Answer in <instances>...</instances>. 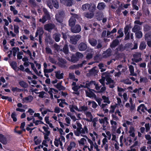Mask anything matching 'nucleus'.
Returning <instances> with one entry per match:
<instances>
[{
    "label": "nucleus",
    "mask_w": 151,
    "mask_h": 151,
    "mask_svg": "<svg viewBox=\"0 0 151 151\" xmlns=\"http://www.w3.org/2000/svg\"><path fill=\"white\" fill-rule=\"evenodd\" d=\"M17 115L15 112H14L12 113L11 115V118L12 119L13 121L14 122H16L17 121V119L16 118Z\"/></svg>",
    "instance_id": "obj_31"
},
{
    "label": "nucleus",
    "mask_w": 151,
    "mask_h": 151,
    "mask_svg": "<svg viewBox=\"0 0 151 151\" xmlns=\"http://www.w3.org/2000/svg\"><path fill=\"white\" fill-rule=\"evenodd\" d=\"M19 84L22 87L24 88H27L28 86V84L26 83L23 81H20L19 82Z\"/></svg>",
    "instance_id": "obj_29"
},
{
    "label": "nucleus",
    "mask_w": 151,
    "mask_h": 151,
    "mask_svg": "<svg viewBox=\"0 0 151 151\" xmlns=\"http://www.w3.org/2000/svg\"><path fill=\"white\" fill-rule=\"evenodd\" d=\"M135 131L134 128L132 126L130 127L129 133L130 134L129 136L134 137H135L134 132Z\"/></svg>",
    "instance_id": "obj_16"
},
{
    "label": "nucleus",
    "mask_w": 151,
    "mask_h": 151,
    "mask_svg": "<svg viewBox=\"0 0 151 151\" xmlns=\"http://www.w3.org/2000/svg\"><path fill=\"white\" fill-rule=\"evenodd\" d=\"M140 83L143 82L146 83L148 82V79L146 77L141 78L140 79Z\"/></svg>",
    "instance_id": "obj_60"
},
{
    "label": "nucleus",
    "mask_w": 151,
    "mask_h": 151,
    "mask_svg": "<svg viewBox=\"0 0 151 151\" xmlns=\"http://www.w3.org/2000/svg\"><path fill=\"white\" fill-rule=\"evenodd\" d=\"M81 134H84L86 132V133L88 132V129L86 126H85L84 127L81 129Z\"/></svg>",
    "instance_id": "obj_46"
},
{
    "label": "nucleus",
    "mask_w": 151,
    "mask_h": 151,
    "mask_svg": "<svg viewBox=\"0 0 151 151\" xmlns=\"http://www.w3.org/2000/svg\"><path fill=\"white\" fill-rule=\"evenodd\" d=\"M86 116L88 118H90V119L88 118L85 119V120L88 122H91L92 121L93 117L91 114V113L89 111H87L85 113Z\"/></svg>",
    "instance_id": "obj_13"
},
{
    "label": "nucleus",
    "mask_w": 151,
    "mask_h": 151,
    "mask_svg": "<svg viewBox=\"0 0 151 151\" xmlns=\"http://www.w3.org/2000/svg\"><path fill=\"white\" fill-rule=\"evenodd\" d=\"M33 97L31 96L30 95L27 97H25L23 99V101L24 102H31L33 100Z\"/></svg>",
    "instance_id": "obj_15"
},
{
    "label": "nucleus",
    "mask_w": 151,
    "mask_h": 151,
    "mask_svg": "<svg viewBox=\"0 0 151 151\" xmlns=\"http://www.w3.org/2000/svg\"><path fill=\"white\" fill-rule=\"evenodd\" d=\"M0 142L3 144L7 143L6 137L2 134H0Z\"/></svg>",
    "instance_id": "obj_17"
},
{
    "label": "nucleus",
    "mask_w": 151,
    "mask_h": 151,
    "mask_svg": "<svg viewBox=\"0 0 151 151\" xmlns=\"http://www.w3.org/2000/svg\"><path fill=\"white\" fill-rule=\"evenodd\" d=\"M145 39L147 41L151 40V33H147L145 35Z\"/></svg>",
    "instance_id": "obj_43"
},
{
    "label": "nucleus",
    "mask_w": 151,
    "mask_h": 151,
    "mask_svg": "<svg viewBox=\"0 0 151 151\" xmlns=\"http://www.w3.org/2000/svg\"><path fill=\"white\" fill-rule=\"evenodd\" d=\"M71 30L73 33H79L81 31V28L79 25L77 24L74 27H71Z\"/></svg>",
    "instance_id": "obj_7"
},
{
    "label": "nucleus",
    "mask_w": 151,
    "mask_h": 151,
    "mask_svg": "<svg viewBox=\"0 0 151 151\" xmlns=\"http://www.w3.org/2000/svg\"><path fill=\"white\" fill-rule=\"evenodd\" d=\"M53 47L55 49V50H57L58 52L62 50L60 49V46L58 45L57 43H55L54 44Z\"/></svg>",
    "instance_id": "obj_32"
},
{
    "label": "nucleus",
    "mask_w": 151,
    "mask_h": 151,
    "mask_svg": "<svg viewBox=\"0 0 151 151\" xmlns=\"http://www.w3.org/2000/svg\"><path fill=\"white\" fill-rule=\"evenodd\" d=\"M141 53L140 52H137L135 53L133 55V58L132 59V60L133 62L136 63H138L142 60L141 58Z\"/></svg>",
    "instance_id": "obj_3"
},
{
    "label": "nucleus",
    "mask_w": 151,
    "mask_h": 151,
    "mask_svg": "<svg viewBox=\"0 0 151 151\" xmlns=\"http://www.w3.org/2000/svg\"><path fill=\"white\" fill-rule=\"evenodd\" d=\"M35 93L37 94H39L38 97L42 98H43L44 97V95L45 93V92L44 91H42L39 92H35Z\"/></svg>",
    "instance_id": "obj_39"
},
{
    "label": "nucleus",
    "mask_w": 151,
    "mask_h": 151,
    "mask_svg": "<svg viewBox=\"0 0 151 151\" xmlns=\"http://www.w3.org/2000/svg\"><path fill=\"white\" fill-rule=\"evenodd\" d=\"M96 9V6L94 5H92V4H90V7H89L88 10L91 12H94Z\"/></svg>",
    "instance_id": "obj_35"
},
{
    "label": "nucleus",
    "mask_w": 151,
    "mask_h": 151,
    "mask_svg": "<svg viewBox=\"0 0 151 151\" xmlns=\"http://www.w3.org/2000/svg\"><path fill=\"white\" fill-rule=\"evenodd\" d=\"M88 41L90 44L93 46H96L97 43V40L94 38L89 39Z\"/></svg>",
    "instance_id": "obj_18"
},
{
    "label": "nucleus",
    "mask_w": 151,
    "mask_h": 151,
    "mask_svg": "<svg viewBox=\"0 0 151 151\" xmlns=\"http://www.w3.org/2000/svg\"><path fill=\"white\" fill-rule=\"evenodd\" d=\"M44 33V31L42 27H40L38 28L36 32L35 37H37L38 35L39 36H42Z\"/></svg>",
    "instance_id": "obj_12"
},
{
    "label": "nucleus",
    "mask_w": 151,
    "mask_h": 151,
    "mask_svg": "<svg viewBox=\"0 0 151 151\" xmlns=\"http://www.w3.org/2000/svg\"><path fill=\"white\" fill-rule=\"evenodd\" d=\"M37 136H35L34 137V139L35 142V144L36 145H37L40 144L41 142V140L39 139H37Z\"/></svg>",
    "instance_id": "obj_40"
},
{
    "label": "nucleus",
    "mask_w": 151,
    "mask_h": 151,
    "mask_svg": "<svg viewBox=\"0 0 151 151\" xmlns=\"http://www.w3.org/2000/svg\"><path fill=\"white\" fill-rule=\"evenodd\" d=\"M64 13L63 11H60L55 15V18L57 21L60 23L63 22V18L64 17Z\"/></svg>",
    "instance_id": "obj_2"
},
{
    "label": "nucleus",
    "mask_w": 151,
    "mask_h": 151,
    "mask_svg": "<svg viewBox=\"0 0 151 151\" xmlns=\"http://www.w3.org/2000/svg\"><path fill=\"white\" fill-rule=\"evenodd\" d=\"M68 45L66 44L65 45L63 49V52L65 54H68Z\"/></svg>",
    "instance_id": "obj_36"
},
{
    "label": "nucleus",
    "mask_w": 151,
    "mask_h": 151,
    "mask_svg": "<svg viewBox=\"0 0 151 151\" xmlns=\"http://www.w3.org/2000/svg\"><path fill=\"white\" fill-rule=\"evenodd\" d=\"M78 48L79 50L83 51L86 49L87 46L86 44L83 42H81L79 45Z\"/></svg>",
    "instance_id": "obj_11"
},
{
    "label": "nucleus",
    "mask_w": 151,
    "mask_h": 151,
    "mask_svg": "<svg viewBox=\"0 0 151 151\" xmlns=\"http://www.w3.org/2000/svg\"><path fill=\"white\" fill-rule=\"evenodd\" d=\"M74 2L73 0H66L65 5L67 6H70L72 5Z\"/></svg>",
    "instance_id": "obj_45"
},
{
    "label": "nucleus",
    "mask_w": 151,
    "mask_h": 151,
    "mask_svg": "<svg viewBox=\"0 0 151 151\" xmlns=\"http://www.w3.org/2000/svg\"><path fill=\"white\" fill-rule=\"evenodd\" d=\"M45 41L48 43H49L50 45L53 44L54 40L52 39L50 36H48L46 37Z\"/></svg>",
    "instance_id": "obj_22"
},
{
    "label": "nucleus",
    "mask_w": 151,
    "mask_h": 151,
    "mask_svg": "<svg viewBox=\"0 0 151 151\" xmlns=\"http://www.w3.org/2000/svg\"><path fill=\"white\" fill-rule=\"evenodd\" d=\"M78 16L76 14H74L73 17H71L69 20V25L72 27L74 26L76 21L75 18H77Z\"/></svg>",
    "instance_id": "obj_8"
},
{
    "label": "nucleus",
    "mask_w": 151,
    "mask_h": 151,
    "mask_svg": "<svg viewBox=\"0 0 151 151\" xmlns=\"http://www.w3.org/2000/svg\"><path fill=\"white\" fill-rule=\"evenodd\" d=\"M52 1L54 6L55 8L57 9L59 8V3L57 0H52Z\"/></svg>",
    "instance_id": "obj_27"
},
{
    "label": "nucleus",
    "mask_w": 151,
    "mask_h": 151,
    "mask_svg": "<svg viewBox=\"0 0 151 151\" xmlns=\"http://www.w3.org/2000/svg\"><path fill=\"white\" fill-rule=\"evenodd\" d=\"M108 118L106 117H105L104 119H99V122L100 124L103 123V129L104 130H105L106 129V126L108 124H109V122L107 121Z\"/></svg>",
    "instance_id": "obj_6"
},
{
    "label": "nucleus",
    "mask_w": 151,
    "mask_h": 151,
    "mask_svg": "<svg viewBox=\"0 0 151 151\" xmlns=\"http://www.w3.org/2000/svg\"><path fill=\"white\" fill-rule=\"evenodd\" d=\"M94 15L93 12H86L84 14V16L86 17L89 18H92Z\"/></svg>",
    "instance_id": "obj_24"
},
{
    "label": "nucleus",
    "mask_w": 151,
    "mask_h": 151,
    "mask_svg": "<svg viewBox=\"0 0 151 151\" xmlns=\"http://www.w3.org/2000/svg\"><path fill=\"white\" fill-rule=\"evenodd\" d=\"M13 51V55L14 56L16 55V52L19 50V49L18 47H13L12 48Z\"/></svg>",
    "instance_id": "obj_53"
},
{
    "label": "nucleus",
    "mask_w": 151,
    "mask_h": 151,
    "mask_svg": "<svg viewBox=\"0 0 151 151\" xmlns=\"http://www.w3.org/2000/svg\"><path fill=\"white\" fill-rule=\"evenodd\" d=\"M96 67H94L91 69L89 71L90 75L95 76L97 75V73L99 72V70L96 69Z\"/></svg>",
    "instance_id": "obj_14"
},
{
    "label": "nucleus",
    "mask_w": 151,
    "mask_h": 151,
    "mask_svg": "<svg viewBox=\"0 0 151 151\" xmlns=\"http://www.w3.org/2000/svg\"><path fill=\"white\" fill-rule=\"evenodd\" d=\"M44 29L49 32H50L53 29H56L55 24L52 23H49L45 24L44 26Z\"/></svg>",
    "instance_id": "obj_4"
},
{
    "label": "nucleus",
    "mask_w": 151,
    "mask_h": 151,
    "mask_svg": "<svg viewBox=\"0 0 151 151\" xmlns=\"http://www.w3.org/2000/svg\"><path fill=\"white\" fill-rule=\"evenodd\" d=\"M141 28L138 25H135L132 29V31L133 32H136L140 31Z\"/></svg>",
    "instance_id": "obj_21"
},
{
    "label": "nucleus",
    "mask_w": 151,
    "mask_h": 151,
    "mask_svg": "<svg viewBox=\"0 0 151 151\" xmlns=\"http://www.w3.org/2000/svg\"><path fill=\"white\" fill-rule=\"evenodd\" d=\"M81 38V36L78 35H73L70 37V41L71 43L74 44H76L77 41Z\"/></svg>",
    "instance_id": "obj_5"
},
{
    "label": "nucleus",
    "mask_w": 151,
    "mask_h": 151,
    "mask_svg": "<svg viewBox=\"0 0 151 151\" xmlns=\"http://www.w3.org/2000/svg\"><path fill=\"white\" fill-rule=\"evenodd\" d=\"M11 66L14 69H16L17 68V63L15 62H12L11 63Z\"/></svg>",
    "instance_id": "obj_63"
},
{
    "label": "nucleus",
    "mask_w": 151,
    "mask_h": 151,
    "mask_svg": "<svg viewBox=\"0 0 151 151\" xmlns=\"http://www.w3.org/2000/svg\"><path fill=\"white\" fill-rule=\"evenodd\" d=\"M116 105L117 104H116L115 105L111 106V109L110 110L109 112L110 113H113L114 112L115 109L116 107Z\"/></svg>",
    "instance_id": "obj_56"
},
{
    "label": "nucleus",
    "mask_w": 151,
    "mask_h": 151,
    "mask_svg": "<svg viewBox=\"0 0 151 151\" xmlns=\"http://www.w3.org/2000/svg\"><path fill=\"white\" fill-rule=\"evenodd\" d=\"M29 2L31 6L35 7L36 5V4L35 0H29Z\"/></svg>",
    "instance_id": "obj_49"
},
{
    "label": "nucleus",
    "mask_w": 151,
    "mask_h": 151,
    "mask_svg": "<svg viewBox=\"0 0 151 151\" xmlns=\"http://www.w3.org/2000/svg\"><path fill=\"white\" fill-rule=\"evenodd\" d=\"M19 27L17 25H14V32L16 34H18L19 32Z\"/></svg>",
    "instance_id": "obj_57"
},
{
    "label": "nucleus",
    "mask_w": 151,
    "mask_h": 151,
    "mask_svg": "<svg viewBox=\"0 0 151 151\" xmlns=\"http://www.w3.org/2000/svg\"><path fill=\"white\" fill-rule=\"evenodd\" d=\"M47 6L50 9H52L53 8L52 3L50 0H47L46 2Z\"/></svg>",
    "instance_id": "obj_51"
},
{
    "label": "nucleus",
    "mask_w": 151,
    "mask_h": 151,
    "mask_svg": "<svg viewBox=\"0 0 151 151\" xmlns=\"http://www.w3.org/2000/svg\"><path fill=\"white\" fill-rule=\"evenodd\" d=\"M121 82L130 85L132 84L131 81L129 79H124L121 81Z\"/></svg>",
    "instance_id": "obj_44"
},
{
    "label": "nucleus",
    "mask_w": 151,
    "mask_h": 151,
    "mask_svg": "<svg viewBox=\"0 0 151 151\" xmlns=\"http://www.w3.org/2000/svg\"><path fill=\"white\" fill-rule=\"evenodd\" d=\"M60 66L63 68H65L66 67L65 64L66 63V62L65 60L61 59L60 60Z\"/></svg>",
    "instance_id": "obj_28"
},
{
    "label": "nucleus",
    "mask_w": 151,
    "mask_h": 151,
    "mask_svg": "<svg viewBox=\"0 0 151 151\" xmlns=\"http://www.w3.org/2000/svg\"><path fill=\"white\" fill-rule=\"evenodd\" d=\"M76 55L79 58H82L83 57V54L79 52H77L76 54Z\"/></svg>",
    "instance_id": "obj_62"
},
{
    "label": "nucleus",
    "mask_w": 151,
    "mask_h": 151,
    "mask_svg": "<svg viewBox=\"0 0 151 151\" xmlns=\"http://www.w3.org/2000/svg\"><path fill=\"white\" fill-rule=\"evenodd\" d=\"M88 110V108L86 106H81L80 108V111H85Z\"/></svg>",
    "instance_id": "obj_50"
},
{
    "label": "nucleus",
    "mask_w": 151,
    "mask_h": 151,
    "mask_svg": "<svg viewBox=\"0 0 151 151\" xmlns=\"http://www.w3.org/2000/svg\"><path fill=\"white\" fill-rule=\"evenodd\" d=\"M60 34L58 32L55 33L52 35V38L57 42H58L60 40Z\"/></svg>",
    "instance_id": "obj_10"
},
{
    "label": "nucleus",
    "mask_w": 151,
    "mask_h": 151,
    "mask_svg": "<svg viewBox=\"0 0 151 151\" xmlns=\"http://www.w3.org/2000/svg\"><path fill=\"white\" fill-rule=\"evenodd\" d=\"M112 50L111 49L109 48L104 51L102 54L103 58H106L111 55Z\"/></svg>",
    "instance_id": "obj_9"
},
{
    "label": "nucleus",
    "mask_w": 151,
    "mask_h": 151,
    "mask_svg": "<svg viewBox=\"0 0 151 151\" xmlns=\"http://www.w3.org/2000/svg\"><path fill=\"white\" fill-rule=\"evenodd\" d=\"M102 98L104 100V102L108 104H109L110 103V101L109 100V99L108 97H106V96L104 95L102 96Z\"/></svg>",
    "instance_id": "obj_30"
},
{
    "label": "nucleus",
    "mask_w": 151,
    "mask_h": 151,
    "mask_svg": "<svg viewBox=\"0 0 151 151\" xmlns=\"http://www.w3.org/2000/svg\"><path fill=\"white\" fill-rule=\"evenodd\" d=\"M101 78L99 80V81L102 85L103 86H105V81L106 80V77L104 76H101Z\"/></svg>",
    "instance_id": "obj_38"
},
{
    "label": "nucleus",
    "mask_w": 151,
    "mask_h": 151,
    "mask_svg": "<svg viewBox=\"0 0 151 151\" xmlns=\"http://www.w3.org/2000/svg\"><path fill=\"white\" fill-rule=\"evenodd\" d=\"M118 34L119 35L116 37V38H119L122 37L124 35V34L122 31V29H119L118 32Z\"/></svg>",
    "instance_id": "obj_34"
},
{
    "label": "nucleus",
    "mask_w": 151,
    "mask_h": 151,
    "mask_svg": "<svg viewBox=\"0 0 151 151\" xmlns=\"http://www.w3.org/2000/svg\"><path fill=\"white\" fill-rule=\"evenodd\" d=\"M116 29L115 28L113 29L111 31L108 30L106 34V37L108 38L110 37V35L111 34L116 32Z\"/></svg>",
    "instance_id": "obj_23"
},
{
    "label": "nucleus",
    "mask_w": 151,
    "mask_h": 151,
    "mask_svg": "<svg viewBox=\"0 0 151 151\" xmlns=\"http://www.w3.org/2000/svg\"><path fill=\"white\" fill-rule=\"evenodd\" d=\"M91 103L92 104V107L94 109H95L96 108V107L98 106V105L96 103V102L94 101H89L88 104L89 105Z\"/></svg>",
    "instance_id": "obj_48"
},
{
    "label": "nucleus",
    "mask_w": 151,
    "mask_h": 151,
    "mask_svg": "<svg viewBox=\"0 0 151 151\" xmlns=\"http://www.w3.org/2000/svg\"><path fill=\"white\" fill-rule=\"evenodd\" d=\"M46 52L47 54H52V52L51 49L49 47H47L45 48Z\"/></svg>",
    "instance_id": "obj_52"
},
{
    "label": "nucleus",
    "mask_w": 151,
    "mask_h": 151,
    "mask_svg": "<svg viewBox=\"0 0 151 151\" xmlns=\"http://www.w3.org/2000/svg\"><path fill=\"white\" fill-rule=\"evenodd\" d=\"M93 84L95 85V82L94 81H91L90 82H88V83H86L84 87L85 88H88L89 89H90L89 88V87H90L91 85H92Z\"/></svg>",
    "instance_id": "obj_26"
},
{
    "label": "nucleus",
    "mask_w": 151,
    "mask_h": 151,
    "mask_svg": "<svg viewBox=\"0 0 151 151\" xmlns=\"http://www.w3.org/2000/svg\"><path fill=\"white\" fill-rule=\"evenodd\" d=\"M90 7V4H86L83 5L82 6V9L83 11H86L87 9L88 10L89 7Z\"/></svg>",
    "instance_id": "obj_37"
},
{
    "label": "nucleus",
    "mask_w": 151,
    "mask_h": 151,
    "mask_svg": "<svg viewBox=\"0 0 151 151\" xmlns=\"http://www.w3.org/2000/svg\"><path fill=\"white\" fill-rule=\"evenodd\" d=\"M29 63L31 65V67L32 68L33 70L36 73L37 75L38 74V72L36 69V68L35 67L34 64L33 63Z\"/></svg>",
    "instance_id": "obj_55"
},
{
    "label": "nucleus",
    "mask_w": 151,
    "mask_h": 151,
    "mask_svg": "<svg viewBox=\"0 0 151 151\" xmlns=\"http://www.w3.org/2000/svg\"><path fill=\"white\" fill-rule=\"evenodd\" d=\"M106 90V87H105V86H103V87H102L101 88L100 90L97 91H95L94 90L93 91L95 93H102L103 92H104V91Z\"/></svg>",
    "instance_id": "obj_42"
},
{
    "label": "nucleus",
    "mask_w": 151,
    "mask_h": 151,
    "mask_svg": "<svg viewBox=\"0 0 151 151\" xmlns=\"http://www.w3.org/2000/svg\"><path fill=\"white\" fill-rule=\"evenodd\" d=\"M106 77V84L108 85L111 83H114V81L110 77H111L112 76H105Z\"/></svg>",
    "instance_id": "obj_20"
},
{
    "label": "nucleus",
    "mask_w": 151,
    "mask_h": 151,
    "mask_svg": "<svg viewBox=\"0 0 151 151\" xmlns=\"http://www.w3.org/2000/svg\"><path fill=\"white\" fill-rule=\"evenodd\" d=\"M12 91L13 92H19L21 91V89L17 87H13L12 88Z\"/></svg>",
    "instance_id": "obj_61"
},
{
    "label": "nucleus",
    "mask_w": 151,
    "mask_h": 151,
    "mask_svg": "<svg viewBox=\"0 0 151 151\" xmlns=\"http://www.w3.org/2000/svg\"><path fill=\"white\" fill-rule=\"evenodd\" d=\"M43 10L44 14L43 15L42 18L39 19V21L42 23L44 24L47 20H50L51 17L47 9L43 8Z\"/></svg>",
    "instance_id": "obj_1"
},
{
    "label": "nucleus",
    "mask_w": 151,
    "mask_h": 151,
    "mask_svg": "<svg viewBox=\"0 0 151 151\" xmlns=\"http://www.w3.org/2000/svg\"><path fill=\"white\" fill-rule=\"evenodd\" d=\"M135 35L138 38H140L142 37L143 34L141 31H139L135 32Z\"/></svg>",
    "instance_id": "obj_41"
},
{
    "label": "nucleus",
    "mask_w": 151,
    "mask_h": 151,
    "mask_svg": "<svg viewBox=\"0 0 151 151\" xmlns=\"http://www.w3.org/2000/svg\"><path fill=\"white\" fill-rule=\"evenodd\" d=\"M145 127L146 128L145 131L147 132L150 130V124L149 123H146L145 125Z\"/></svg>",
    "instance_id": "obj_64"
},
{
    "label": "nucleus",
    "mask_w": 151,
    "mask_h": 151,
    "mask_svg": "<svg viewBox=\"0 0 151 151\" xmlns=\"http://www.w3.org/2000/svg\"><path fill=\"white\" fill-rule=\"evenodd\" d=\"M146 47L145 43L144 42H142L139 46V48L141 50H142L145 49Z\"/></svg>",
    "instance_id": "obj_47"
},
{
    "label": "nucleus",
    "mask_w": 151,
    "mask_h": 151,
    "mask_svg": "<svg viewBox=\"0 0 151 151\" xmlns=\"http://www.w3.org/2000/svg\"><path fill=\"white\" fill-rule=\"evenodd\" d=\"M42 129L44 130V131L46 133L45 134H50V131L48 130L50 129L49 127H46L45 126H43L42 127Z\"/></svg>",
    "instance_id": "obj_58"
},
{
    "label": "nucleus",
    "mask_w": 151,
    "mask_h": 151,
    "mask_svg": "<svg viewBox=\"0 0 151 151\" xmlns=\"http://www.w3.org/2000/svg\"><path fill=\"white\" fill-rule=\"evenodd\" d=\"M119 43V41L117 39H115L113 40L110 45V47L111 48L115 47Z\"/></svg>",
    "instance_id": "obj_19"
},
{
    "label": "nucleus",
    "mask_w": 151,
    "mask_h": 151,
    "mask_svg": "<svg viewBox=\"0 0 151 151\" xmlns=\"http://www.w3.org/2000/svg\"><path fill=\"white\" fill-rule=\"evenodd\" d=\"M105 6V4L103 2H101L98 4L97 8L100 10H103Z\"/></svg>",
    "instance_id": "obj_25"
},
{
    "label": "nucleus",
    "mask_w": 151,
    "mask_h": 151,
    "mask_svg": "<svg viewBox=\"0 0 151 151\" xmlns=\"http://www.w3.org/2000/svg\"><path fill=\"white\" fill-rule=\"evenodd\" d=\"M81 65H80V64L77 65H74L70 67V68L71 69H78L80 67H81Z\"/></svg>",
    "instance_id": "obj_54"
},
{
    "label": "nucleus",
    "mask_w": 151,
    "mask_h": 151,
    "mask_svg": "<svg viewBox=\"0 0 151 151\" xmlns=\"http://www.w3.org/2000/svg\"><path fill=\"white\" fill-rule=\"evenodd\" d=\"M91 89H89V92H88L87 91H86V96L89 98L92 97L93 94V92L92 91H91Z\"/></svg>",
    "instance_id": "obj_33"
},
{
    "label": "nucleus",
    "mask_w": 151,
    "mask_h": 151,
    "mask_svg": "<svg viewBox=\"0 0 151 151\" xmlns=\"http://www.w3.org/2000/svg\"><path fill=\"white\" fill-rule=\"evenodd\" d=\"M129 70L131 73V75H133L134 73V68L133 66L132 65H130L129 66Z\"/></svg>",
    "instance_id": "obj_59"
}]
</instances>
